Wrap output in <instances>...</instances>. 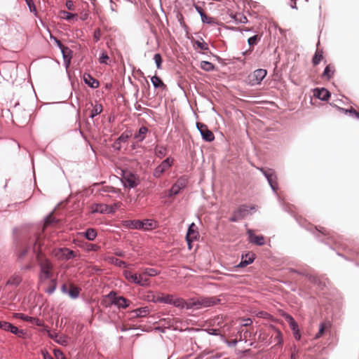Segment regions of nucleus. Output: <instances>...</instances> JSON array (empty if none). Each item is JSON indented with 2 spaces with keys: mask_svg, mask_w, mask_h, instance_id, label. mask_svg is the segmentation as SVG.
<instances>
[{
  "mask_svg": "<svg viewBox=\"0 0 359 359\" xmlns=\"http://www.w3.org/2000/svg\"><path fill=\"white\" fill-rule=\"evenodd\" d=\"M11 323L6 322V321H0V329L5 330V331H9V329H11Z\"/></svg>",
  "mask_w": 359,
  "mask_h": 359,
  "instance_id": "obj_47",
  "label": "nucleus"
},
{
  "mask_svg": "<svg viewBox=\"0 0 359 359\" xmlns=\"http://www.w3.org/2000/svg\"><path fill=\"white\" fill-rule=\"evenodd\" d=\"M219 301L217 298L212 297H199L197 299H191L186 302L182 298H175L172 304L178 308H186L187 309H200L205 307H209L217 304Z\"/></svg>",
  "mask_w": 359,
  "mask_h": 359,
  "instance_id": "obj_1",
  "label": "nucleus"
},
{
  "mask_svg": "<svg viewBox=\"0 0 359 359\" xmlns=\"http://www.w3.org/2000/svg\"><path fill=\"white\" fill-rule=\"evenodd\" d=\"M123 183L126 187L133 188L135 187V177L131 175L130 177L123 176Z\"/></svg>",
  "mask_w": 359,
  "mask_h": 359,
  "instance_id": "obj_24",
  "label": "nucleus"
},
{
  "mask_svg": "<svg viewBox=\"0 0 359 359\" xmlns=\"http://www.w3.org/2000/svg\"><path fill=\"white\" fill-rule=\"evenodd\" d=\"M55 41H56L57 46H59V48L61 49V51L63 54V57L65 59V62H66L67 65H69V64L70 62V60L68 59V60L67 61V53H69L71 52V50L68 48L65 47L62 44L60 41L55 39Z\"/></svg>",
  "mask_w": 359,
  "mask_h": 359,
  "instance_id": "obj_19",
  "label": "nucleus"
},
{
  "mask_svg": "<svg viewBox=\"0 0 359 359\" xmlns=\"http://www.w3.org/2000/svg\"><path fill=\"white\" fill-rule=\"evenodd\" d=\"M148 129L145 126H142L139 129L138 135L136 134V139L142 141L144 139L145 135L147 133Z\"/></svg>",
  "mask_w": 359,
  "mask_h": 359,
  "instance_id": "obj_30",
  "label": "nucleus"
},
{
  "mask_svg": "<svg viewBox=\"0 0 359 359\" xmlns=\"http://www.w3.org/2000/svg\"><path fill=\"white\" fill-rule=\"evenodd\" d=\"M249 211V208L247 205H241L236 210H235L230 218V221L235 222L243 219Z\"/></svg>",
  "mask_w": 359,
  "mask_h": 359,
  "instance_id": "obj_8",
  "label": "nucleus"
},
{
  "mask_svg": "<svg viewBox=\"0 0 359 359\" xmlns=\"http://www.w3.org/2000/svg\"><path fill=\"white\" fill-rule=\"evenodd\" d=\"M149 309L147 307H143L140 309H136V319L140 317H145L149 314ZM142 330L144 331H149L151 329V326H142L140 324V322L136 320V330Z\"/></svg>",
  "mask_w": 359,
  "mask_h": 359,
  "instance_id": "obj_7",
  "label": "nucleus"
},
{
  "mask_svg": "<svg viewBox=\"0 0 359 359\" xmlns=\"http://www.w3.org/2000/svg\"><path fill=\"white\" fill-rule=\"evenodd\" d=\"M197 128L200 131L203 139L207 142H212L215 139V135L208 128V126L201 122H198L196 123Z\"/></svg>",
  "mask_w": 359,
  "mask_h": 359,
  "instance_id": "obj_5",
  "label": "nucleus"
},
{
  "mask_svg": "<svg viewBox=\"0 0 359 359\" xmlns=\"http://www.w3.org/2000/svg\"><path fill=\"white\" fill-rule=\"evenodd\" d=\"M339 109L345 114H353V115H354V114L355 113V111H356L355 109H354L352 107L349 109H346L339 107Z\"/></svg>",
  "mask_w": 359,
  "mask_h": 359,
  "instance_id": "obj_51",
  "label": "nucleus"
},
{
  "mask_svg": "<svg viewBox=\"0 0 359 359\" xmlns=\"http://www.w3.org/2000/svg\"><path fill=\"white\" fill-rule=\"evenodd\" d=\"M194 46H196V47L198 48H200L201 50H208V45L207 43L203 41H194Z\"/></svg>",
  "mask_w": 359,
  "mask_h": 359,
  "instance_id": "obj_36",
  "label": "nucleus"
},
{
  "mask_svg": "<svg viewBox=\"0 0 359 359\" xmlns=\"http://www.w3.org/2000/svg\"><path fill=\"white\" fill-rule=\"evenodd\" d=\"M248 233L251 243L258 245H263L264 244V238L263 236H257L252 230H248Z\"/></svg>",
  "mask_w": 359,
  "mask_h": 359,
  "instance_id": "obj_14",
  "label": "nucleus"
},
{
  "mask_svg": "<svg viewBox=\"0 0 359 359\" xmlns=\"http://www.w3.org/2000/svg\"><path fill=\"white\" fill-rule=\"evenodd\" d=\"M330 327V323L329 322H324L320 324V329L318 332L316 334L315 338L318 339L321 337L325 333V330Z\"/></svg>",
  "mask_w": 359,
  "mask_h": 359,
  "instance_id": "obj_22",
  "label": "nucleus"
},
{
  "mask_svg": "<svg viewBox=\"0 0 359 359\" xmlns=\"http://www.w3.org/2000/svg\"><path fill=\"white\" fill-rule=\"evenodd\" d=\"M100 29H96L94 33V37L96 39V41H98L100 39Z\"/></svg>",
  "mask_w": 359,
  "mask_h": 359,
  "instance_id": "obj_60",
  "label": "nucleus"
},
{
  "mask_svg": "<svg viewBox=\"0 0 359 359\" xmlns=\"http://www.w3.org/2000/svg\"><path fill=\"white\" fill-rule=\"evenodd\" d=\"M54 355L56 359H67L62 351L60 349L54 350Z\"/></svg>",
  "mask_w": 359,
  "mask_h": 359,
  "instance_id": "obj_48",
  "label": "nucleus"
},
{
  "mask_svg": "<svg viewBox=\"0 0 359 359\" xmlns=\"http://www.w3.org/2000/svg\"><path fill=\"white\" fill-rule=\"evenodd\" d=\"M335 72L334 67L332 65H328L326 66V67L324 69V72L322 74V77L323 79H330L332 77Z\"/></svg>",
  "mask_w": 359,
  "mask_h": 359,
  "instance_id": "obj_17",
  "label": "nucleus"
},
{
  "mask_svg": "<svg viewBox=\"0 0 359 359\" xmlns=\"http://www.w3.org/2000/svg\"><path fill=\"white\" fill-rule=\"evenodd\" d=\"M49 337L55 340L57 344L67 346V337L66 336H58L57 334L49 333Z\"/></svg>",
  "mask_w": 359,
  "mask_h": 359,
  "instance_id": "obj_18",
  "label": "nucleus"
},
{
  "mask_svg": "<svg viewBox=\"0 0 359 359\" xmlns=\"http://www.w3.org/2000/svg\"><path fill=\"white\" fill-rule=\"evenodd\" d=\"M316 95L322 100H327L330 97V93L325 88L317 89Z\"/></svg>",
  "mask_w": 359,
  "mask_h": 359,
  "instance_id": "obj_20",
  "label": "nucleus"
},
{
  "mask_svg": "<svg viewBox=\"0 0 359 359\" xmlns=\"http://www.w3.org/2000/svg\"><path fill=\"white\" fill-rule=\"evenodd\" d=\"M290 327L294 332H295L296 330H298V325L295 321L290 324Z\"/></svg>",
  "mask_w": 359,
  "mask_h": 359,
  "instance_id": "obj_57",
  "label": "nucleus"
},
{
  "mask_svg": "<svg viewBox=\"0 0 359 359\" xmlns=\"http://www.w3.org/2000/svg\"><path fill=\"white\" fill-rule=\"evenodd\" d=\"M128 136L124 137L123 135L118 138L119 141H125Z\"/></svg>",
  "mask_w": 359,
  "mask_h": 359,
  "instance_id": "obj_63",
  "label": "nucleus"
},
{
  "mask_svg": "<svg viewBox=\"0 0 359 359\" xmlns=\"http://www.w3.org/2000/svg\"><path fill=\"white\" fill-rule=\"evenodd\" d=\"M199 234L197 231V226L194 223H191L188 229L186 239L189 244V249L191 248V243L197 239Z\"/></svg>",
  "mask_w": 359,
  "mask_h": 359,
  "instance_id": "obj_11",
  "label": "nucleus"
},
{
  "mask_svg": "<svg viewBox=\"0 0 359 359\" xmlns=\"http://www.w3.org/2000/svg\"><path fill=\"white\" fill-rule=\"evenodd\" d=\"M123 226L128 228L133 229L135 226L134 222L132 220H126L123 222Z\"/></svg>",
  "mask_w": 359,
  "mask_h": 359,
  "instance_id": "obj_52",
  "label": "nucleus"
},
{
  "mask_svg": "<svg viewBox=\"0 0 359 359\" xmlns=\"http://www.w3.org/2000/svg\"><path fill=\"white\" fill-rule=\"evenodd\" d=\"M266 74L267 72L265 69H256L248 76V83L251 86L259 84L262 82V81L265 78Z\"/></svg>",
  "mask_w": 359,
  "mask_h": 359,
  "instance_id": "obj_4",
  "label": "nucleus"
},
{
  "mask_svg": "<svg viewBox=\"0 0 359 359\" xmlns=\"http://www.w3.org/2000/svg\"><path fill=\"white\" fill-rule=\"evenodd\" d=\"M79 292L77 288L76 287H72L71 288V290L69 291V295L70 296V297H72V299H76L79 297Z\"/></svg>",
  "mask_w": 359,
  "mask_h": 359,
  "instance_id": "obj_42",
  "label": "nucleus"
},
{
  "mask_svg": "<svg viewBox=\"0 0 359 359\" xmlns=\"http://www.w3.org/2000/svg\"><path fill=\"white\" fill-rule=\"evenodd\" d=\"M55 222V217L51 215L46 217L44 222V227L48 226V225L54 223Z\"/></svg>",
  "mask_w": 359,
  "mask_h": 359,
  "instance_id": "obj_46",
  "label": "nucleus"
},
{
  "mask_svg": "<svg viewBox=\"0 0 359 359\" xmlns=\"http://www.w3.org/2000/svg\"><path fill=\"white\" fill-rule=\"evenodd\" d=\"M158 273L155 269L147 268L139 273V276H136V283L144 286L149 284V277L155 276Z\"/></svg>",
  "mask_w": 359,
  "mask_h": 359,
  "instance_id": "obj_3",
  "label": "nucleus"
},
{
  "mask_svg": "<svg viewBox=\"0 0 359 359\" xmlns=\"http://www.w3.org/2000/svg\"><path fill=\"white\" fill-rule=\"evenodd\" d=\"M151 82L156 88L164 86V83H163L162 80L156 76H154L151 78Z\"/></svg>",
  "mask_w": 359,
  "mask_h": 359,
  "instance_id": "obj_34",
  "label": "nucleus"
},
{
  "mask_svg": "<svg viewBox=\"0 0 359 359\" xmlns=\"http://www.w3.org/2000/svg\"><path fill=\"white\" fill-rule=\"evenodd\" d=\"M156 226V222L151 219H144L143 221L136 220V229L151 230Z\"/></svg>",
  "mask_w": 359,
  "mask_h": 359,
  "instance_id": "obj_12",
  "label": "nucleus"
},
{
  "mask_svg": "<svg viewBox=\"0 0 359 359\" xmlns=\"http://www.w3.org/2000/svg\"><path fill=\"white\" fill-rule=\"evenodd\" d=\"M285 320L289 323V325L295 321L294 319L289 314L285 315Z\"/></svg>",
  "mask_w": 359,
  "mask_h": 359,
  "instance_id": "obj_55",
  "label": "nucleus"
},
{
  "mask_svg": "<svg viewBox=\"0 0 359 359\" xmlns=\"http://www.w3.org/2000/svg\"><path fill=\"white\" fill-rule=\"evenodd\" d=\"M156 154L160 158L163 157L166 154L165 149L161 147H157L156 149Z\"/></svg>",
  "mask_w": 359,
  "mask_h": 359,
  "instance_id": "obj_43",
  "label": "nucleus"
},
{
  "mask_svg": "<svg viewBox=\"0 0 359 359\" xmlns=\"http://www.w3.org/2000/svg\"><path fill=\"white\" fill-rule=\"evenodd\" d=\"M200 67L207 72L212 71L215 69V66L212 63L208 61H202L200 65Z\"/></svg>",
  "mask_w": 359,
  "mask_h": 359,
  "instance_id": "obj_26",
  "label": "nucleus"
},
{
  "mask_svg": "<svg viewBox=\"0 0 359 359\" xmlns=\"http://www.w3.org/2000/svg\"><path fill=\"white\" fill-rule=\"evenodd\" d=\"M27 252H28V248H25L19 252L18 257L20 258H23L27 254Z\"/></svg>",
  "mask_w": 359,
  "mask_h": 359,
  "instance_id": "obj_54",
  "label": "nucleus"
},
{
  "mask_svg": "<svg viewBox=\"0 0 359 359\" xmlns=\"http://www.w3.org/2000/svg\"><path fill=\"white\" fill-rule=\"evenodd\" d=\"M274 331H275L274 340H275V341H276L277 344L280 345L283 341L282 333L278 329H275Z\"/></svg>",
  "mask_w": 359,
  "mask_h": 359,
  "instance_id": "obj_32",
  "label": "nucleus"
},
{
  "mask_svg": "<svg viewBox=\"0 0 359 359\" xmlns=\"http://www.w3.org/2000/svg\"><path fill=\"white\" fill-rule=\"evenodd\" d=\"M323 52L322 50L317 49L315 55L312 59V62L314 66L318 65L323 58Z\"/></svg>",
  "mask_w": 359,
  "mask_h": 359,
  "instance_id": "obj_21",
  "label": "nucleus"
},
{
  "mask_svg": "<svg viewBox=\"0 0 359 359\" xmlns=\"http://www.w3.org/2000/svg\"><path fill=\"white\" fill-rule=\"evenodd\" d=\"M116 210V205L109 206L106 204L100 203V204H93L92 205V212H100L102 214H109L114 212Z\"/></svg>",
  "mask_w": 359,
  "mask_h": 359,
  "instance_id": "obj_9",
  "label": "nucleus"
},
{
  "mask_svg": "<svg viewBox=\"0 0 359 359\" xmlns=\"http://www.w3.org/2000/svg\"><path fill=\"white\" fill-rule=\"evenodd\" d=\"M85 237L89 241H93L97 236L96 231L93 229H88L84 233Z\"/></svg>",
  "mask_w": 359,
  "mask_h": 359,
  "instance_id": "obj_28",
  "label": "nucleus"
},
{
  "mask_svg": "<svg viewBox=\"0 0 359 359\" xmlns=\"http://www.w3.org/2000/svg\"><path fill=\"white\" fill-rule=\"evenodd\" d=\"M109 56L105 52H102L99 57V62L101 64H107Z\"/></svg>",
  "mask_w": 359,
  "mask_h": 359,
  "instance_id": "obj_44",
  "label": "nucleus"
},
{
  "mask_svg": "<svg viewBox=\"0 0 359 359\" xmlns=\"http://www.w3.org/2000/svg\"><path fill=\"white\" fill-rule=\"evenodd\" d=\"M175 184H177V185L178 187H180V188H181V189H182L183 188H184L187 186V180L186 178L181 177L177 180V181L176 182Z\"/></svg>",
  "mask_w": 359,
  "mask_h": 359,
  "instance_id": "obj_40",
  "label": "nucleus"
},
{
  "mask_svg": "<svg viewBox=\"0 0 359 359\" xmlns=\"http://www.w3.org/2000/svg\"><path fill=\"white\" fill-rule=\"evenodd\" d=\"M9 332L19 336L22 337L24 335V332L22 330H19L17 327L11 325V329H9Z\"/></svg>",
  "mask_w": 359,
  "mask_h": 359,
  "instance_id": "obj_38",
  "label": "nucleus"
},
{
  "mask_svg": "<svg viewBox=\"0 0 359 359\" xmlns=\"http://www.w3.org/2000/svg\"><path fill=\"white\" fill-rule=\"evenodd\" d=\"M201 17V20L203 23H207V24H215V20L213 18L207 15L205 13L202 14V15Z\"/></svg>",
  "mask_w": 359,
  "mask_h": 359,
  "instance_id": "obj_35",
  "label": "nucleus"
},
{
  "mask_svg": "<svg viewBox=\"0 0 359 359\" xmlns=\"http://www.w3.org/2000/svg\"><path fill=\"white\" fill-rule=\"evenodd\" d=\"M194 7H195L196 10L197 11V12L200 14L201 16L202 15V14L205 13L203 8H201L200 6H198L197 5H194Z\"/></svg>",
  "mask_w": 359,
  "mask_h": 359,
  "instance_id": "obj_58",
  "label": "nucleus"
},
{
  "mask_svg": "<svg viewBox=\"0 0 359 359\" xmlns=\"http://www.w3.org/2000/svg\"><path fill=\"white\" fill-rule=\"evenodd\" d=\"M43 359H53L47 352L43 353Z\"/></svg>",
  "mask_w": 359,
  "mask_h": 359,
  "instance_id": "obj_62",
  "label": "nucleus"
},
{
  "mask_svg": "<svg viewBox=\"0 0 359 359\" xmlns=\"http://www.w3.org/2000/svg\"><path fill=\"white\" fill-rule=\"evenodd\" d=\"M173 296L172 295H170V294H166V295H164V294H162L161 296H158L156 297V302H163V303H166V304H172V300H173Z\"/></svg>",
  "mask_w": 359,
  "mask_h": 359,
  "instance_id": "obj_23",
  "label": "nucleus"
},
{
  "mask_svg": "<svg viewBox=\"0 0 359 359\" xmlns=\"http://www.w3.org/2000/svg\"><path fill=\"white\" fill-rule=\"evenodd\" d=\"M52 285L46 290V292L48 294H53L56 289V280L51 279Z\"/></svg>",
  "mask_w": 359,
  "mask_h": 359,
  "instance_id": "obj_41",
  "label": "nucleus"
},
{
  "mask_svg": "<svg viewBox=\"0 0 359 359\" xmlns=\"http://www.w3.org/2000/svg\"><path fill=\"white\" fill-rule=\"evenodd\" d=\"M33 252L36 255V262L40 267L39 280L40 283H43L46 280L52 279L53 268L52 263L41 253L39 250V244L36 241L33 246Z\"/></svg>",
  "mask_w": 359,
  "mask_h": 359,
  "instance_id": "obj_2",
  "label": "nucleus"
},
{
  "mask_svg": "<svg viewBox=\"0 0 359 359\" xmlns=\"http://www.w3.org/2000/svg\"><path fill=\"white\" fill-rule=\"evenodd\" d=\"M83 81L85 83L88 85L92 88H97L99 86L98 81L93 78L89 74H84Z\"/></svg>",
  "mask_w": 359,
  "mask_h": 359,
  "instance_id": "obj_15",
  "label": "nucleus"
},
{
  "mask_svg": "<svg viewBox=\"0 0 359 359\" xmlns=\"http://www.w3.org/2000/svg\"><path fill=\"white\" fill-rule=\"evenodd\" d=\"M102 111V106L100 104H96L91 111L90 115V118H94L95 116L100 114Z\"/></svg>",
  "mask_w": 359,
  "mask_h": 359,
  "instance_id": "obj_29",
  "label": "nucleus"
},
{
  "mask_svg": "<svg viewBox=\"0 0 359 359\" xmlns=\"http://www.w3.org/2000/svg\"><path fill=\"white\" fill-rule=\"evenodd\" d=\"M252 323V320L250 319H247L246 323L244 324V325L247 326Z\"/></svg>",
  "mask_w": 359,
  "mask_h": 359,
  "instance_id": "obj_64",
  "label": "nucleus"
},
{
  "mask_svg": "<svg viewBox=\"0 0 359 359\" xmlns=\"http://www.w3.org/2000/svg\"><path fill=\"white\" fill-rule=\"evenodd\" d=\"M113 263L115 264V265H117L118 266H123V267H125L126 266V262L121 261V260H119L118 259H113Z\"/></svg>",
  "mask_w": 359,
  "mask_h": 359,
  "instance_id": "obj_53",
  "label": "nucleus"
},
{
  "mask_svg": "<svg viewBox=\"0 0 359 359\" xmlns=\"http://www.w3.org/2000/svg\"><path fill=\"white\" fill-rule=\"evenodd\" d=\"M254 259H255V257L252 254H250V253L246 254L245 256L242 257V260L237 265V267H245L247 265L251 264L253 262Z\"/></svg>",
  "mask_w": 359,
  "mask_h": 359,
  "instance_id": "obj_16",
  "label": "nucleus"
},
{
  "mask_svg": "<svg viewBox=\"0 0 359 359\" xmlns=\"http://www.w3.org/2000/svg\"><path fill=\"white\" fill-rule=\"evenodd\" d=\"M77 16L76 14H73L65 11L60 12V17L63 19L70 20Z\"/></svg>",
  "mask_w": 359,
  "mask_h": 359,
  "instance_id": "obj_33",
  "label": "nucleus"
},
{
  "mask_svg": "<svg viewBox=\"0 0 359 359\" xmlns=\"http://www.w3.org/2000/svg\"><path fill=\"white\" fill-rule=\"evenodd\" d=\"M181 190V188L177 185V184H174L171 189L169 190V196L177 195Z\"/></svg>",
  "mask_w": 359,
  "mask_h": 359,
  "instance_id": "obj_37",
  "label": "nucleus"
},
{
  "mask_svg": "<svg viewBox=\"0 0 359 359\" xmlns=\"http://www.w3.org/2000/svg\"><path fill=\"white\" fill-rule=\"evenodd\" d=\"M294 336L296 339L299 340L301 335L299 332V330H296V331L294 332Z\"/></svg>",
  "mask_w": 359,
  "mask_h": 359,
  "instance_id": "obj_61",
  "label": "nucleus"
},
{
  "mask_svg": "<svg viewBox=\"0 0 359 359\" xmlns=\"http://www.w3.org/2000/svg\"><path fill=\"white\" fill-rule=\"evenodd\" d=\"M66 6L69 10H73L74 9V3L72 1H67L66 2Z\"/></svg>",
  "mask_w": 359,
  "mask_h": 359,
  "instance_id": "obj_56",
  "label": "nucleus"
},
{
  "mask_svg": "<svg viewBox=\"0 0 359 359\" xmlns=\"http://www.w3.org/2000/svg\"><path fill=\"white\" fill-rule=\"evenodd\" d=\"M173 159L167 158L164 160L161 165H159L154 172L155 177H160L166 170H168L172 165Z\"/></svg>",
  "mask_w": 359,
  "mask_h": 359,
  "instance_id": "obj_6",
  "label": "nucleus"
},
{
  "mask_svg": "<svg viewBox=\"0 0 359 359\" xmlns=\"http://www.w3.org/2000/svg\"><path fill=\"white\" fill-rule=\"evenodd\" d=\"M124 274L127 279L131 280L132 282H135V276L133 274L131 271L126 270L124 271Z\"/></svg>",
  "mask_w": 359,
  "mask_h": 359,
  "instance_id": "obj_50",
  "label": "nucleus"
},
{
  "mask_svg": "<svg viewBox=\"0 0 359 359\" xmlns=\"http://www.w3.org/2000/svg\"><path fill=\"white\" fill-rule=\"evenodd\" d=\"M109 297L112 303L118 307L126 308L128 306L127 300L123 297H116V294L111 292L109 294Z\"/></svg>",
  "mask_w": 359,
  "mask_h": 359,
  "instance_id": "obj_13",
  "label": "nucleus"
},
{
  "mask_svg": "<svg viewBox=\"0 0 359 359\" xmlns=\"http://www.w3.org/2000/svg\"><path fill=\"white\" fill-rule=\"evenodd\" d=\"M21 281H22V278L19 275L14 274L7 281V284L17 286L20 283Z\"/></svg>",
  "mask_w": 359,
  "mask_h": 359,
  "instance_id": "obj_25",
  "label": "nucleus"
},
{
  "mask_svg": "<svg viewBox=\"0 0 359 359\" xmlns=\"http://www.w3.org/2000/svg\"><path fill=\"white\" fill-rule=\"evenodd\" d=\"M24 320H27V321H30V322H34V321H39V320L34 318H32V317H29L27 316H25L22 318Z\"/></svg>",
  "mask_w": 359,
  "mask_h": 359,
  "instance_id": "obj_59",
  "label": "nucleus"
},
{
  "mask_svg": "<svg viewBox=\"0 0 359 359\" xmlns=\"http://www.w3.org/2000/svg\"><path fill=\"white\" fill-rule=\"evenodd\" d=\"M61 252L62 253V256L67 259H70L76 256L75 252L73 250L67 248L62 249Z\"/></svg>",
  "mask_w": 359,
  "mask_h": 359,
  "instance_id": "obj_27",
  "label": "nucleus"
},
{
  "mask_svg": "<svg viewBox=\"0 0 359 359\" xmlns=\"http://www.w3.org/2000/svg\"><path fill=\"white\" fill-rule=\"evenodd\" d=\"M29 8V11L31 12H36V7L34 6V4L33 2V0H25Z\"/></svg>",
  "mask_w": 359,
  "mask_h": 359,
  "instance_id": "obj_49",
  "label": "nucleus"
},
{
  "mask_svg": "<svg viewBox=\"0 0 359 359\" xmlns=\"http://www.w3.org/2000/svg\"><path fill=\"white\" fill-rule=\"evenodd\" d=\"M261 171L264 173L265 177H266L269 183L270 184L273 190L276 191L278 189V182H277V177L275 175L273 170L269 169L267 170L261 169Z\"/></svg>",
  "mask_w": 359,
  "mask_h": 359,
  "instance_id": "obj_10",
  "label": "nucleus"
},
{
  "mask_svg": "<svg viewBox=\"0 0 359 359\" xmlns=\"http://www.w3.org/2000/svg\"><path fill=\"white\" fill-rule=\"evenodd\" d=\"M261 37L258 35H255L252 37H250L248 40V44L250 46H254L256 45L258 41L260 40Z\"/></svg>",
  "mask_w": 359,
  "mask_h": 359,
  "instance_id": "obj_39",
  "label": "nucleus"
},
{
  "mask_svg": "<svg viewBox=\"0 0 359 359\" xmlns=\"http://www.w3.org/2000/svg\"><path fill=\"white\" fill-rule=\"evenodd\" d=\"M154 60L156 64L157 68L160 69L162 62V58L159 53H156L154 56Z\"/></svg>",
  "mask_w": 359,
  "mask_h": 359,
  "instance_id": "obj_45",
  "label": "nucleus"
},
{
  "mask_svg": "<svg viewBox=\"0 0 359 359\" xmlns=\"http://www.w3.org/2000/svg\"><path fill=\"white\" fill-rule=\"evenodd\" d=\"M235 21L241 22V23H246L248 22V19L246 16H245L242 13H236L233 16H232Z\"/></svg>",
  "mask_w": 359,
  "mask_h": 359,
  "instance_id": "obj_31",
  "label": "nucleus"
}]
</instances>
